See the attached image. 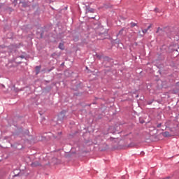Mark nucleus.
Here are the masks:
<instances>
[{"instance_id":"obj_9","label":"nucleus","mask_w":179,"mask_h":179,"mask_svg":"<svg viewBox=\"0 0 179 179\" xmlns=\"http://www.w3.org/2000/svg\"><path fill=\"white\" fill-rule=\"evenodd\" d=\"M123 31V29H122L121 31H120L119 34H121Z\"/></svg>"},{"instance_id":"obj_3","label":"nucleus","mask_w":179,"mask_h":179,"mask_svg":"<svg viewBox=\"0 0 179 179\" xmlns=\"http://www.w3.org/2000/svg\"><path fill=\"white\" fill-rule=\"evenodd\" d=\"M150 28H151V25H150L149 27H148L147 29H143V34H147L148 31Z\"/></svg>"},{"instance_id":"obj_6","label":"nucleus","mask_w":179,"mask_h":179,"mask_svg":"<svg viewBox=\"0 0 179 179\" xmlns=\"http://www.w3.org/2000/svg\"><path fill=\"white\" fill-rule=\"evenodd\" d=\"M59 48L61 49V50H64V44L59 43Z\"/></svg>"},{"instance_id":"obj_10","label":"nucleus","mask_w":179,"mask_h":179,"mask_svg":"<svg viewBox=\"0 0 179 179\" xmlns=\"http://www.w3.org/2000/svg\"><path fill=\"white\" fill-rule=\"evenodd\" d=\"M157 10H159V9H157V8H155V12H157Z\"/></svg>"},{"instance_id":"obj_7","label":"nucleus","mask_w":179,"mask_h":179,"mask_svg":"<svg viewBox=\"0 0 179 179\" xmlns=\"http://www.w3.org/2000/svg\"><path fill=\"white\" fill-rule=\"evenodd\" d=\"M135 26H136V24H135V23L131 24V27H135Z\"/></svg>"},{"instance_id":"obj_12","label":"nucleus","mask_w":179,"mask_h":179,"mask_svg":"<svg viewBox=\"0 0 179 179\" xmlns=\"http://www.w3.org/2000/svg\"><path fill=\"white\" fill-rule=\"evenodd\" d=\"M166 179H169V178H166Z\"/></svg>"},{"instance_id":"obj_1","label":"nucleus","mask_w":179,"mask_h":179,"mask_svg":"<svg viewBox=\"0 0 179 179\" xmlns=\"http://www.w3.org/2000/svg\"><path fill=\"white\" fill-rule=\"evenodd\" d=\"M66 113V112L65 110L62 111L61 113H59V120H64V117H65V113Z\"/></svg>"},{"instance_id":"obj_11","label":"nucleus","mask_w":179,"mask_h":179,"mask_svg":"<svg viewBox=\"0 0 179 179\" xmlns=\"http://www.w3.org/2000/svg\"><path fill=\"white\" fill-rule=\"evenodd\" d=\"M21 58H22V59H24V56H21Z\"/></svg>"},{"instance_id":"obj_8","label":"nucleus","mask_w":179,"mask_h":179,"mask_svg":"<svg viewBox=\"0 0 179 179\" xmlns=\"http://www.w3.org/2000/svg\"><path fill=\"white\" fill-rule=\"evenodd\" d=\"M161 126H162V124H157V128H160Z\"/></svg>"},{"instance_id":"obj_4","label":"nucleus","mask_w":179,"mask_h":179,"mask_svg":"<svg viewBox=\"0 0 179 179\" xmlns=\"http://www.w3.org/2000/svg\"><path fill=\"white\" fill-rule=\"evenodd\" d=\"M39 71H41V66H36V74H38L39 73Z\"/></svg>"},{"instance_id":"obj_5","label":"nucleus","mask_w":179,"mask_h":179,"mask_svg":"<svg viewBox=\"0 0 179 179\" xmlns=\"http://www.w3.org/2000/svg\"><path fill=\"white\" fill-rule=\"evenodd\" d=\"M164 137H169V131H165L163 133Z\"/></svg>"},{"instance_id":"obj_2","label":"nucleus","mask_w":179,"mask_h":179,"mask_svg":"<svg viewBox=\"0 0 179 179\" xmlns=\"http://www.w3.org/2000/svg\"><path fill=\"white\" fill-rule=\"evenodd\" d=\"M40 165L41 164H39L38 162H34L33 163H31V166L34 168V167H37Z\"/></svg>"}]
</instances>
